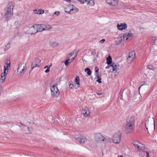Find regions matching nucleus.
<instances>
[{"label": "nucleus", "instance_id": "nucleus-1", "mask_svg": "<svg viewBox=\"0 0 157 157\" xmlns=\"http://www.w3.org/2000/svg\"><path fill=\"white\" fill-rule=\"evenodd\" d=\"M134 117H131L127 119L125 128L126 132L130 133L131 132L134 125Z\"/></svg>", "mask_w": 157, "mask_h": 157}, {"label": "nucleus", "instance_id": "nucleus-2", "mask_svg": "<svg viewBox=\"0 0 157 157\" xmlns=\"http://www.w3.org/2000/svg\"><path fill=\"white\" fill-rule=\"evenodd\" d=\"M10 60H7L6 63V64L4 66V72L1 74V78L0 79L1 82H3L5 81L6 76L8 72V69L10 68Z\"/></svg>", "mask_w": 157, "mask_h": 157}, {"label": "nucleus", "instance_id": "nucleus-3", "mask_svg": "<svg viewBox=\"0 0 157 157\" xmlns=\"http://www.w3.org/2000/svg\"><path fill=\"white\" fill-rule=\"evenodd\" d=\"M26 64L24 62H21L18 65L17 70V75L20 77L24 75L26 69Z\"/></svg>", "mask_w": 157, "mask_h": 157}, {"label": "nucleus", "instance_id": "nucleus-4", "mask_svg": "<svg viewBox=\"0 0 157 157\" xmlns=\"http://www.w3.org/2000/svg\"><path fill=\"white\" fill-rule=\"evenodd\" d=\"M145 126L148 132L155 129L154 120L153 118L149 117L146 121Z\"/></svg>", "mask_w": 157, "mask_h": 157}, {"label": "nucleus", "instance_id": "nucleus-5", "mask_svg": "<svg viewBox=\"0 0 157 157\" xmlns=\"http://www.w3.org/2000/svg\"><path fill=\"white\" fill-rule=\"evenodd\" d=\"M13 2H10L7 5L5 16L6 18H8L11 16L13 14Z\"/></svg>", "mask_w": 157, "mask_h": 157}, {"label": "nucleus", "instance_id": "nucleus-6", "mask_svg": "<svg viewBox=\"0 0 157 157\" xmlns=\"http://www.w3.org/2000/svg\"><path fill=\"white\" fill-rule=\"evenodd\" d=\"M51 95L53 98H56L59 95L60 93L56 86L53 85L50 87Z\"/></svg>", "mask_w": 157, "mask_h": 157}, {"label": "nucleus", "instance_id": "nucleus-7", "mask_svg": "<svg viewBox=\"0 0 157 157\" xmlns=\"http://www.w3.org/2000/svg\"><path fill=\"white\" fill-rule=\"evenodd\" d=\"M112 142L116 144H119L121 140V134L120 132H118L114 134L112 137Z\"/></svg>", "mask_w": 157, "mask_h": 157}, {"label": "nucleus", "instance_id": "nucleus-8", "mask_svg": "<svg viewBox=\"0 0 157 157\" xmlns=\"http://www.w3.org/2000/svg\"><path fill=\"white\" fill-rule=\"evenodd\" d=\"M132 144L136 147H137L140 151H144L145 148L144 145L138 140L134 141Z\"/></svg>", "mask_w": 157, "mask_h": 157}, {"label": "nucleus", "instance_id": "nucleus-9", "mask_svg": "<svg viewBox=\"0 0 157 157\" xmlns=\"http://www.w3.org/2000/svg\"><path fill=\"white\" fill-rule=\"evenodd\" d=\"M136 58V53L134 51L130 52L128 54V56L127 58V62L128 63H130L134 60Z\"/></svg>", "mask_w": 157, "mask_h": 157}, {"label": "nucleus", "instance_id": "nucleus-10", "mask_svg": "<svg viewBox=\"0 0 157 157\" xmlns=\"http://www.w3.org/2000/svg\"><path fill=\"white\" fill-rule=\"evenodd\" d=\"M94 139L96 141L98 142H102L106 140V139L99 133L95 135Z\"/></svg>", "mask_w": 157, "mask_h": 157}, {"label": "nucleus", "instance_id": "nucleus-11", "mask_svg": "<svg viewBox=\"0 0 157 157\" xmlns=\"http://www.w3.org/2000/svg\"><path fill=\"white\" fill-rule=\"evenodd\" d=\"M74 138L78 140L80 144H83L87 141V139L84 136H81L78 137L77 136H75Z\"/></svg>", "mask_w": 157, "mask_h": 157}, {"label": "nucleus", "instance_id": "nucleus-12", "mask_svg": "<svg viewBox=\"0 0 157 157\" xmlns=\"http://www.w3.org/2000/svg\"><path fill=\"white\" fill-rule=\"evenodd\" d=\"M41 61L38 59H35L32 62L31 65V67H32V68H34L36 67H39L40 65Z\"/></svg>", "mask_w": 157, "mask_h": 157}, {"label": "nucleus", "instance_id": "nucleus-13", "mask_svg": "<svg viewBox=\"0 0 157 157\" xmlns=\"http://www.w3.org/2000/svg\"><path fill=\"white\" fill-rule=\"evenodd\" d=\"M35 27V25L32 26L30 27L29 28L28 32L27 33L32 35L33 34L37 33L36 29Z\"/></svg>", "mask_w": 157, "mask_h": 157}, {"label": "nucleus", "instance_id": "nucleus-14", "mask_svg": "<svg viewBox=\"0 0 157 157\" xmlns=\"http://www.w3.org/2000/svg\"><path fill=\"white\" fill-rule=\"evenodd\" d=\"M118 29L120 30L126 29L127 28V25L124 23L118 24L117 26Z\"/></svg>", "mask_w": 157, "mask_h": 157}, {"label": "nucleus", "instance_id": "nucleus-15", "mask_svg": "<svg viewBox=\"0 0 157 157\" xmlns=\"http://www.w3.org/2000/svg\"><path fill=\"white\" fill-rule=\"evenodd\" d=\"M106 1L108 4L113 6H117L118 4L117 0H106Z\"/></svg>", "mask_w": 157, "mask_h": 157}, {"label": "nucleus", "instance_id": "nucleus-16", "mask_svg": "<svg viewBox=\"0 0 157 157\" xmlns=\"http://www.w3.org/2000/svg\"><path fill=\"white\" fill-rule=\"evenodd\" d=\"M82 113L85 117H87L90 114L89 109L87 107H85L82 110Z\"/></svg>", "mask_w": 157, "mask_h": 157}, {"label": "nucleus", "instance_id": "nucleus-17", "mask_svg": "<svg viewBox=\"0 0 157 157\" xmlns=\"http://www.w3.org/2000/svg\"><path fill=\"white\" fill-rule=\"evenodd\" d=\"M72 6V8L69 11H65V12L69 13L71 14L73 13H75L78 11V9L75 6Z\"/></svg>", "mask_w": 157, "mask_h": 157}, {"label": "nucleus", "instance_id": "nucleus-18", "mask_svg": "<svg viewBox=\"0 0 157 157\" xmlns=\"http://www.w3.org/2000/svg\"><path fill=\"white\" fill-rule=\"evenodd\" d=\"M35 27L36 29V32H41L43 31L42 25H35Z\"/></svg>", "mask_w": 157, "mask_h": 157}, {"label": "nucleus", "instance_id": "nucleus-19", "mask_svg": "<svg viewBox=\"0 0 157 157\" xmlns=\"http://www.w3.org/2000/svg\"><path fill=\"white\" fill-rule=\"evenodd\" d=\"M122 38L121 36L118 37L115 39V42L117 45H119L122 42Z\"/></svg>", "mask_w": 157, "mask_h": 157}, {"label": "nucleus", "instance_id": "nucleus-20", "mask_svg": "<svg viewBox=\"0 0 157 157\" xmlns=\"http://www.w3.org/2000/svg\"><path fill=\"white\" fill-rule=\"evenodd\" d=\"M43 31L44 30H46L51 29V26L48 25H42Z\"/></svg>", "mask_w": 157, "mask_h": 157}, {"label": "nucleus", "instance_id": "nucleus-21", "mask_svg": "<svg viewBox=\"0 0 157 157\" xmlns=\"http://www.w3.org/2000/svg\"><path fill=\"white\" fill-rule=\"evenodd\" d=\"M75 83L76 84H77V87L78 88L79 87V78L78 76H76L75 81Z\"/></svg>", "mask_w": 157, "mask_h": 157}, {"label": "nucleus", "instance_id": "nucleus-22", "mask_svg": "<svg viewBox=\"0 0 157 157\" xmlns=\"http://www.w3.org/2000/svg\"><path fill=\"white\" fill-rule=\"evenodd\" d=\"M86 3L90 6H93L94 4V0H88Z\"/></svg>", "mask_w": 157, "mask_h": 157}, {"label": "nucleus", "instance_id": "nucleus-23", "mask_svg": "<svg viewBox=\"0 0 157 157\" xmlns=\"http://www.w3.org/2000/svg\"><path fill=\"white\" fill-rule=\"evenodd\" d=\"M112 59L111 57L109 56L106 59V63L108 65L111 64L112 63Z\"/></svg>", "mask_w": 157, "mask_h": 157}, {"label": "nucleus", "instance_id": "nucleus-24", "mask_svg": "<svg viewBox=\"0 0 157 157\" xmlns=\"http://www.w3.org/2000/svg\"><path fill=\"white\" fill-rule=\"evenodd\" d=\"M10 42H8L7 44L6 45L5 48H4V50L5 51H7L10 48Z\"/></svg>", "mask_w": 157, "mask_h": 157}, {"label": "nucleus", "instance_id": "nucleus-25", "mask_svg": "<svg viewBox=\"0 0 157 157\" xmlns=\"http://www.w3.org/2000/svg\"><path fill=\"white\" fill-rule=\"evenodd\" d=\"M59 45V44L57 42H54L51 44V46L53 48L56 47Z\"/></svg>", "mask_w": 157, "mask_h": 157}, {"label": "nucleus", "instance_id": "nucleus-26", "mask_svg": "<svg viewBox=\"0 0 157 157\" xmlns=\"http://www.w3.org/2000/svg\"><path fill=\"white\" fill-rule=\"evenodd\" d=\"M84 71L85 72L87 71V74L89 76H90L91 75V71L90 69L88 68H86L85 69Z\"/></svg>", "mask_w": 157, "mask_h": 157}, {"label": "nucleus", "instance_id": "nucleus-27", "mask_svg": "<svg viewBox=\"0 0 157 157\" xmlns=\"http://www.w3.org/2000/svg\"><path fill=\"white\" fill-rule=\"evenodd\" d=\"M111 66L113 67V71H115L117 70V65H116L114 64V63H112L111 65H110Z\"/></svg>", "mask_w": 157, "mask_h": 157}, {"label": "nucleus", "instance_id": "nucleus-28", "mask_svg": "<svg viewBox=\"0 0 157 157\" xmlns=\"http://www.w3.org/2000/svg\"><path fill=\"white\" fill-rule=\"evenodd\" d=\"M126 35H127V36L128 39L129 38H130V37H132V36H133V33H126Z\"/></svg>", "mask_w": 157, "mask_h": 157}, {"label": "nucleus", "instance_id": "nucleus-29", "mask_svg": "<svg viewBox=\"0 0 157 157\" xmlns=\"http://www.w3.org/2000/svg\"><path fill=\"white\" fill-rule=\"evenodd\" d=\"M70 59H69L65 61L64 63L66 66H67L68 65L69 63L71 62H70Z\"/></svg>", "mask_w": 157, "mask_h": 157}, {"label": "nucleus", "instance_id": "nucleus-30", "mask_svg": "<svg viewBox=\"0 0 157 157\" xmlns=\"http://www.w3.org/2000/svg\"><path fill=\"white\" fill-rule=\"evenodd\" d=\"M28 129L29 133H31L33 132V129L31 127H28Z\"/></svg>", "mask_w": 157, "mask_h": 157}, {"label": "nucleus", "instance_id": "nucleus-31", "mask_svg": "<svg viewBox=\"0 0 157 157\" xmlns=\"http://www.w3.org/2000/svg\"><path fill=\"white\" fill-rule=\"evenodd\" d=\"M123 38L124 40H128V37L127 35H126V33L124 34H123Z\"/></svg>", "mask_w": 157, "mask_h": 157}, {"label": "nucleus", "instance_id": "nucleus-32", "mask_svg": "<svg viewBox=\"0 0 157 157\" xmlns=\"http://www.w3.org/2000/svg\"><path fill=\"white\" fill-rule=\"evenodd\" d=\"M52 63H51L50 65L48 66V68L45 71V72L46 73L48 72L49 71V68L52 66Z\"/></svg>", "mask_w": 157, "mask_h": 157}, {"label": "nucleus", "instance_id": "nucleus-33", "mask_svg": "<svg viewBox=\"0 0 157 157\" xmlns=\"http://www.w3.org/2000/svg\"><path fill=\"white\" fill-rule=\"evenodd\" d=\"M141 86L139 87V92H140V88H141V87L144 85H147V83H146L145 82H141Z\"/></svg>", "mask_w": 157, "mask_h": 157}, {"label": "nucleus", "instance_id": "nucleus-34", "mask_svg": "<svg viewBox=\"0 0 157 157\" xmlns=\"http://www.w3.org/2000/svg\"><path fill=\"white\" fill-rule=\"evenodd\" d=\"M38 12H39V14H41L43 13L44 12V10H42V9H39L38 10Z\"/></svg>", "mask_w": 157, "mask_h": 157}, {"label": "nucleus", "instance_id": "nucleus-35", "mask_svg": "<svg viewBox=\"0 0 157 157\" xmlns=\"http://www.w3.org/2000/svg\"><path fill=\"white\" fill-rule=\"evenodd\" d=\"M97 81L99 83H100L101 82V78H99L98 76L97 77Z\"/></svg>", "mask_w": 157, "mask_h": 157}, {"label": "nucleus", "instance_id": "nucleus-36", "mask_svg": "<svg viewBox=\"0 0 157 157\" xmlns=\"http://www.w3.org/2000/svg\"><path fill=\"white\" fill-rule=\"evenodd\" d=\"M147 68L150 70L153 69V66L151 65H149L147 66Z\"/></svg>", "mask_w": 157, "mask_h": 157}, {"label": "nucleus", "instance_id": "nucleus-37", "mask_svg": "<svg viewBox=\"0 0 157 157\" xmlns=\"http://www.w3.org/2000/svg\"><path fill=\"white\" fill-rule=\"evenodd\" d=\"M59 14L60 13L59 11H56L54 13V14H55L57 16H58Z\"/></svg>", "mask_w": 157, "mask_h": 157}, {"label": "nucleus", "instance_id": "nucleus-38", "mask_svg": "<svg viewBox=\"0 0 157 157\" xmlns=\"http://www.w3.org/2000/svg\"><path fill=\"white\" fill-rule=\"evenodd\" d=\"M74 54V52H72L68 56V58H69L72 56Z\"/></svg>", "mask_w": 157, "mask_h": 157}, {"label": "nucleus", "instance_id": "nucleus-39", "mask_svg": "<svg viewBox=\"0 0 157 157\" xmlns=\"http://www.w3.org/2000/svg\"><path fill=\"white\" fill-rule=\"evenodd\" d=\"M105 41V40L104 39H102V40H100L99 41V42L102 44V43H103Z\"/></svg>", "mask_w": 157, "mask_h": 157}, {"label": "nucleus", "instance_id": "nucleus-40", "mask_svg": "<svg viewBox=\"0 0 157 157\" xmlns=\"http://www.w3.org/2000/svg\"><path fill=\"white\" fill-rule=\"evenodd\" d=\"M73 86V85L72 84H70L69 85V87L71 89H72Z\"/></svg>", "mask_w": 157, "mask_h": 157}, {"label": "nucleus", "instance_id": "nucleus-41", "mask_svg": "<svg viewBox=\"0 0 157 157\" xmlns=\"http://www.w3.org/2000/svg\"><path fill=\"white\" fill-rule=\"evenodd\" d=\"M146 155H147V157H149V152L147 151L146 152Z\"/></svg>", "mask_w": 157, "mask_h": 157}, {"label": "nucleus", "instance_id": "nucleus-42", "mask_svg": "<svg viewBox=\"0 0 157 157\" xmlns=\"http://www.w3.org/2000/svg\"><path fill=\"white\" fill-rule=\"evenodd\" d=\"M75 56L74 57V58H72L70 60V62H72V61H73V60H74V58H75Z\"/></svg>", "mask_w": 157, "mask_h": 157}, {"label": "nucleus", "instance_id": "nucleus-43", "mask_svg": "<svg viewBox=\"0 0 157 157\" xmlns=\"http://www.w3.org/2000/svg\"><path fill=\"white\" fill-rule=\"evenodd\" d=\"M95 72H97L98 71V69L97 67L95 68Z\"/></svg>", "mask_w": 157, "mask_h": 157}, {"label": "nucleus", "instance_id": "nucleus-44", "mask_svg": "<svg viewBox=\"0 0 157 157\" xmlns=\"http://www.w3.org/2000/svg\"><path fill=\"white\" fill-rule=\"evenodd\" d=\"M65 1L68 2L69 3L71 2V0H64Z\"/></svg>", "mask_w": 157, "mask_h": 157}, {"label": "nucleus", "instance_id": "nucleus-45", "mask_svg": "<svg viewBox=\"0 0 157 157\" xmlns=\"http://www.w3.org/2000/svg\"><path fill=\"white\" fill-rule=\"evenodd\" d=\"M34 11L35 12V13H36H36H37V14H38V13H37V10H35Z\"/></svg>", "mask_w": 157, "mask_h": 157}, {"label": "nucleus", "instance_id": "nucleus-46", "mask_svg": "<svg viewBox=\"0 0 157 157\" xmlns=\"http://www.w3.org/2000/svg\"><path fill=\"white\" fill-rule=\"evenodd\" d=\"M20 124H21V125L22 126H25V125L23 124L21 122H20Z\"/></svg>", "mask_w": 157, "mask_h": 157}, {"label": "nucleus", "instance_id": "nucleus-47", "mask_svg": "<svg viewBox=\"0 0 157 157\" xmlns=\"http://www.w3.org/2000/svg\"><path fill=\"white\" fill-rule=\"evenodd\" d=\"M46 68H47V69H48V66H46L45 67H44V68L45 69Z\"/></svg>", "mask_w": 157, "mask_h": 157}, {"label": "nucleus", "instance_id": "nucleus-48", "mask_svg": "<svg viewBox=\"0 0 157 157\" xmlns=\"http://www.w3.org/2000/svg\"><path fill=\"white\" fill-rule=\"evenodd\" d=\"M33 68H32V67H31V70H30L29 71V73L31 72L32 71V70L33 69Z\"/></svg>", "mask_w": 157, "mask_h": 157}, {"label": "nucleus", "instance_id": "nucleus-49", "mask_svg": "<svg viewBox=\"0 0 157 157\" xmlns=\"http://www.w3.org/2000/svg\"><path fill=\"white\" fill-rule=\"evenodd\" d=\"M118 157H123V156L122 155H120Z\"/></svg>", "mask_w": 157, "mask_h": 157}, {"label": "nucleus", "instance_id": "nucleus-50", "mask_svg": "<svg viewBox=\"0 0 157 157\" xmlns=\"http://www.w3.org/2000/svg\"><path fill=\"white\" fill-rule=\"evenodd\" d=\"M77 53V52H76V54H75V57L76 56Z\"/></svg>", "mask_w": 157, "mask_h": 157}, {"label": "nucleus", "instance_id": "nucleus-51", "mask_svg": "<svg viewBox=\"0 0 157 157\" xmlns=\"http://www.w3.org/2000/svg\"><path fill=\"white\" fill-rule=\"evenodd\" d=\"M105 68L106 69H108V67H105Z\"/></svg>", "mask_w": 157, "mask_h": 157}, {"label": "nucleus", "instance_id": "nucleus-52", "mask_svg": "<svg viewBox=\"0 0 157 157\" xmlns=\"http://www.w3.org/2000/svg\"><path fill=\"white\" fill-rule=\"evenodd\" d=\"M101 94H99V95H101ZM98 94V95H99V94Z\"/></svg>", "mask_w": 157, "mask_h": 157}, {"label": "nucleus", "instance_id": "nucleus-53", "mask_svg": "<svg viewBox=\"0 0 157 157\" xmlns=\"http://www.w3.org/2000/svg\"><path fill=\"white\" fill-rule=\"evenodd\" d=\"M56 149H58V148H56Z\"/></svg>", "mask_w": 157, "mask_h": 157}]
</instances>
